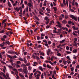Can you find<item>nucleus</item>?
Listing matches in <instances>:
<instances>
[{"mask_svg":"<svg viewBox=\"0 0 79 79\" xmlns=\"http://www.w3.org/2000/svg\"><path fill=\"white\" fill-rule=\"evenodd\" d=\"M23 72L25 73V74H27L28 71L27 70V67H24L23 70Z\"/></svg>","mask_w":79,"mask_h":79,"instance_id":"f257e3e1","label":"nucleus"},{"mask_svg":"<svg viewBox=\"0 0 79 79\" xmlns=\"http://www.w3.org/2000/svg\"><path fill=\"white\" fill-rule=\"evenodd\" d=\"M70 17L72 19H74V20H75L76 21H77V19L74 16L71 15L70 16Z\"/></svg>","mask_w":79,"mask_h":79,"instance_id":"f03ea898","label":"nucleus"},{"mask_svg":"<svg viewBox=\"0 0 79 79\" xmlns=\"http://www.w3.org/2000/svg\"><path fill=\"white\" fill-rule=\"evenodd\" d=\"M7 37V36H6V35H4L3 36V38H1V39L2 40V41H3V42H5V39H6Z\"/></svg>","mask_w":79,"mask_h":79,"instance_id":"7ed1b4c3","label":"nucleus"},{"mask_svg":"<svg viewBox=\"0 0 79 79\" xmlns=\"http://www.w3.org/2000/svg\"><path fill=\"white\" fill-rule=\"evenodd\" d=\"M21 9H22L21 7H19L18 8V7H16L15 9V10L17 11V12H18V11H19V10H21Z\"/></svg>","mask_w":79,"mask_h":79,"instance_id":"20e7f679","label":"nucleus"},{"mask_svg":"<svg viewBox=\"0 0 79 79\" xmlns=\"http://www.w3.org/2000/svg\"><path fill=\"white\" fill-rule=\"evenodd\" d=\"M8 53L10 54H14L15 53V51L12 50L9 51H8Z\"/></svg>","mask_w":79,"mask_h":79,"instance_id":"39448f33","label":"nucleus"},{"mask_svg":"<svg viewBox=\"0 0 79 79\" xmlns=\"http://www.w3.org/2000/svg\"><path fill=\"white\" fill-rule=\"evenodd\" d=\"M5 45H10V42H9L8 41H6L5 42Z\"/></svg>","mask_w":79,"mask_h":79,"instance_id":"423d86ee","label":"nucleus"},{"mask_svg":"<svg viewBox=\"0 0 79 79\" xmlns=\"http://www.w3.org/2000/svg\"><path fill=\"white\" fill-rule=\"evenodd\" d=\"M57 24H58V27H61V24L58 21L57 22Z\"/></svg>","mask_w":79,"mask_h":79,"instance_id":"0eeeda50","label":"nucleus"},{"mask_svg":"<svg viewBox=\"0 0 79 79\" xmlns=\"http://www.w3.org/2000/svg\"><path fill=\"white\" fill-rule=\"evenodd\" d=\"M51 61H53V58H54V59H57V57H55L54 56H52L51 57Z\"/></svg>","mask_w":79,"mask_h":79,"instance_id":"6e6552de","label":"nucleus"},{"mask_svg":"<svg viewBox=\"0 0 79 79\" xmlns=\"http://www.w3.org/2000/svg\"><path fill=\"white\" fill-rule=\"evenodd\" d=\"M32 75H33V73H31L30 74V75L29 76V79H31L32 78Z\"/></svg>","mask_w":79,"mask_h":79,"instance_id":"1a4fd4ad","label":"nucleus"},{"mask_svg":"<svg viewBox=\"0 0 79 79\" xmlns=\"http://www.w3.org/2000/svg\"><path fill=\"white\" fill-rule=\"evenodd\" d=\"M23 61H24L25 63H27V60L25 58H23Z\"/></svg>","mask_w":79,"mask_h":79,"instance_id":"9d476101","label":"nucleus"},{"mask_svg":"<svg viewBox=\"0 0 79 79\" xmlns=\"http://www.w3.org/2000/svg\"><path fill=\"white\" fill-rule=\"evenodd\" d=\"M39 69L40 70H41L42 71H44V69H43V68H42V67L41 66H40L39 67Z\"/></svg>","mask_w":79,"mask_h":79,"instance_id":"9b49d317","label":"nucleus"},{"mask_svg":"<svg viewBox=\"0 0 79 79\" xmlns=\"http://www.w3.org/2000/svg\"><path fill=\"white\" fill-rule=\"evenodd\" d=\"M8 5L9 6V7H11V4L10 3V2L8 1Z\"/></svg>","mask_w":79,"mask_h":79,"instance_id":"f8f14e48","label":"nucleus"},{"mask_svg":"<svg viewBox=\"0 0 79 79\" xmlns=\"http://www.w3.org/2000/svg\"><path fill=\"white\" fill-rule=\"evenodd\" d=\"M21 67H23V68H24L25 67H26V65L24 64H22L21 65Z\"/></svg>","mask_w":79,"mask_h":79,"instance_id":"ddd939ff","label":"nucleus"},{"mask_svg":"<svg viewBox=\"0 0 79 79\" xmlns=\"http://www.w3.org/2000/svg\"><path fill=\"white\" fill-rule=\"evenodd\" d=\"M62 23H63V24H66V23H67L68 22L65 20H64L62 21Z\"/></svg>","mask_w":79,"mask_h":79,"instance_id":"4468645a","label":"nucleus"},{"mask_svg":"<svg viewBox=\"0 0 79 79\" xmlns=\"http://www.w3.org/2000/svg\"><path fill=\"white\" fill-rule=\"evenodd\" d=\"M49 21H50V19H48V20L45 23L46 24H48V23H49Z\"/></svg>","mask_w":79,"mask_h":79,"instance_id":"2eb2a0df","label":"nucleus"},{"mask_svg":"<svg viewBox=\"0 0 79 79\" xmlns=\"http://www.w3.org/2000/svg\"><path fill=\"white\" fill-rule=\"evenodd\" d=\"M77 49H74L73 51V53H76L77 52Z\"/></svg>","mask_w":79,"mask_h":79,"instance_id":"dca6fc26","label":"nucleus"},{"mask_svg":"<svg viewBox=\"0 0 79 79\" xmlns=\"http://www.w3.org/2000/svg\"><path fill=\"white\" fill-rule=\"evenodd\" d=\"M53 8L54 9L55 11H56L57 10V8H56V7H53Z\"/></svg>","mask_w":79,"mask_h":79,"instance_id":"f3484780","label":"nucleus"},{"mask_svg":"<svg viewBox=\"0 0 79 79\" xmlns=\"http://www.w3.org/2000/svg\"><path fill=\"white\" fill-rule=\"evenodd\" d=\"M27 5L28 6H29L30 7H31V6H32V4L30 3H28L27 4Z\"/></svg>","mask_w":79,"mask_h":79,"instance_id":"a211bd4d","label":"nucleus"},{"mask_svg":"<svg viewBox=\"0 0 79 79\" xmlns=\"http://www.w3.org/2000/svg\"><path fill=\"white\" fill-rule=\"evenodd\" d=\"M7 57H9L10 58V59H12L13 58V57L11 56L10 55H7Z\"/></svg>","mask_w":79,"mask_h":79,"instance_id":"6ab92c4d","label":"nucleus"},{"mask_svg":"<svg viewBox=\"0 0 79 79\" xmlns=\"http://www.w3.org/2000/svg\"><path fill=\"white\" fill-rule=\"evenodd\" d=\"M47 67L48 68H49V69H51V68H52V67L51 66H50L49 64L47 65Z\"/></svg>","mask_w":79,"mask_h":79,"instance_id":"aec40b11","label":"nucleus"},{"mask_svg":"<svg viewBox=\"0 0 79 79\" xmlns=\"http://www.w3.org/2000/svg\"><path fill=\"white\" fill-rule=\"evenodd\" d=\"M21 61H18L17 62V63H16V64H20V63H21Z\"/></svg>","mask_w":79,"mask_h":79,"instance_id":"412c9836","label":"nucleus"},{"mask_svg":"<svg viewBox=\"0 0 79 79\" xmlns=\"http://www.w3.org/2000/svg\"><path fill=\"white\" fill-rule=\"evenodd\" d=\"M48 17L47 16H46L44 18V20H48Z\"/></svg>","mask_w":79,"mask_h":79,"instance_id":"4be33fe9","label":"nucleus"},{"mask_svg":"<svg viewBox=\"0 0 79 79\" xmlns=\"http://www.w3.org/2000/svg\"><path fill=\"white\" fill-rule=\"evenodd\" d=\"M45 14L46 15H47V16H51V15L49 14H48L47 13H45Z\"/></svg>","mask_w":79,"mask_h":79,"instance_id":"5701e85b","label":"nucleus"},{"mask_svg":"<svg viewBox=\"0 0 79 79\" xmlns=\"http://www.w3.org/2000/svg\"><path fill=\"white\" fill-rule=\"evenodd\" d=\"M40 76V74H37L36 75H35V77H39Z\"/></svg>","mask_w":79,"mask_h":79,"instance_id":"b1692460","label":"nucleus"},{"mask_svg":"<svg viewBox=\"0 0 79 79\" xmlns=\"http://www.w3.org/2000/svg\"><path fill=\"white\" fill-rule=\"evenodd\" d=\"M66 3L67 4V6H68V2L69 1V0H66Z\"/></svg>","mask_w":79,"mask_h":79,"instance_id":"393cba45","label":"nucleus"},{"mask_svg":"<svg viewBox=\"0 0 79 79\" xmlns=\"http://www.w3.org/2000/svg\"><path fill=\"white\" fill-rule=\"evenodd\" d=\"M4 32H5V31H4V30H2L0 31V33L1 34H2V33H4Z\"/></svg>","mask_w":79,"mask_h":79,"instance_id":"a878e982","label":"nucleus"},{"mask_svg":"<svg viewBox=\"0 0 79 79\" xmlns=\"http://www.w3.org/2000/svg\"><path fill=\"white\" fill-rule=\"evenodd\" d=\"M16 67L18 68H20L21 67V66L19 65V64H16Z\"/></svg>","mask_w":79,"mask_h":79,"instance_id":"bb28decb","label":"nucleus"},{"mask_svg":"<svg viewBox=\"0 0 79 79\" xmlns=\"http://www.w3.org/2000/svg\"><path fill=\"white\" fill-rule=\"evenodd\" d=\"M3 76L5 78V79H7V77H6V75H5V74H4V75H3Z\"/></svg>","mask_w":79,"mask_h":79,"instance_id":"cd10ccee","label":"nucleus"},{"mask_svg":"<svg viewBox=\"0 0 79 79\" xmlns=\"http://www.w3.org/2000/svg\"><path fill=\"white\" fill-rule=\"evenodd\" d=\"M63 34H67V35H68V33H67V32L66 31H63Z\"/></svg>","mask_w":79,"mask_h":79,"instance_id":"c85d7f7f","label":"nucleus"},{"mask_svg":"<svg viewBox=\"0 0 79 79\" xmlns=\"http://www.w3.org/2000/svg\"><path fill=\"white\" fill-rule=\"evenodd\" d=\"M19 60L20 61H23V59L22 58H19Z\"/></svg>","mask_w":79,"mask_h":79,"instance_id":"c756f323","label":"nucleus"},{"mask_svg":"<svg viewBox=\"0 0 79 79\" xmlns=\"http://www.w3.org/2000/svg\"><path fill=\"white\" fill-rule=\"evenodd\" d=\"M9 61L11 63V64L12 63H13V60L10 59Z\"/></svg>","mask_w":79,"mask_h":79,"instance_id":"7c9ffc66","label":"nucleus"},{"mask_svg":"<svg viewBox=\"0 0 79 79\" xmlns=\"http://www.w3.org/2000/svg\"><path fill=\"white\" fill-rule=\"evenodd\" d=\"M69 10H70V11H71L72 12H73V13H75V12H76V11L73 10V9H70Z\"/></svg>","mask_w":79,"mask_h":79,"instance_id":"2f4dec72","label":"nucleus"},{"mask_svg":"<svg viewBox=\"0 0 79 79\" xmlns=\"http://www.w3.org/2000/svg\"><path fill=\"white\" fill-rule=\"evenodd\" d=\"M18 70L19 71H20V72H21V71H23L22 69H18Z\"/></svg>","mask_w":79,"mask_h":79,"instance_id":"473e14b6","label":"nucleus"},{"mask_svg":"<svg viewBox=\"0 0 79 79\" xmlns=\"http://www.w3.org/2000/svg\"><path fill=\"white\" fill-rule=\"evenodd\" d=\"M8 67L10 68V69H13V67L11 66L8 65Z\"/></svg>","mask_w":79,"mask_h":79,"instance_id":"72a5a7b5","label":"nucleus"},{"mask_svg":"<svg viewBox=\"0 0 79 79\" xmlns=\"http://www.w3.org/2000/svg\"><path fill=\"white\" fill-rule=\"evenodd\" d=\"M41 77L42 79H44V73H42L41 76Z\"/></svg>","mask_w":79,"mask_h":79,"instance_id":"f704fd0d","label":"nucleus"},{"mask_svg":"<svg viewBox=\"0 0 79 79\" xmlns=\"http://www.w3.org/2000/svg\"><path fill=\"white\" fill-rule=\"evenodd\" d=\"M67 62V61H66V60H64L63 61V63H64V64H66Z\"/></svg>","mask_w":79,"mask_h":79,"instance_id":"c9c22d12","label":"nucleus"},{"mask_svg":"<svg viewBox=\"0 0 79 79\" xmlns=\"http://www.w3.org/2000/svg\"><path fill=\"white\" fill-rule=\"evenodd\" d=\"M35 18L36 19H37V20H38V21H39V20H40V19H39V18H38V17L36 16H35Z\"/></svg>","mask_w":79,"mask_h":79,"instance_id":"e433bc0d","label":"nucleus"},{"mask_svg":"<svg viewBox=\"0 0 79 79\" xmlns=\"http://www.w3.org/2000/svg\"><path fill=\"white\" fill-rule=\"evenodd\" d=\"M57 55L58 56H61V54L60 53H58L57 54Z\"/></svg>","mask_w":79,"mask_h":79,"instance_id":"4c0bfd02","label":"nucleus"},{"mask_svg":"<svg viewBox=\"0 0 79 79\" xmlns=\"http://www.w3.org/2000/svg\"><path fill=\"white\" fill-rule=\"evenodd\" d=\"M0 58H1V59H2V60L3 59L1 53H0Z\"/></svg>","mask_w":79,"mask_h":79,"instance_id":"58836bf2","label":"nucleus"},{"mask_svg":"<svg viewBox=\"0 0 79 79\" xmlns=\"http://www.w3.org/2000/svg\"><path fill=\"white\" fill-rule=\"evenodd\" d=\"M6 26V23H5L4 25V28H5Z\"/></svg>","mask_w":79,"mask_h":79,"instance_id":"ea45409f","label":"nucleus"},{"mask_svg":"<svg viewBox=\"0 0 79 79\" xmlns=\"http://www.w3.org/2000/svg\"><path fill=\"white\" fill-rule=\"evenodd\" d=\"M7 20V19H5V20H3V21H2V22H3L4 23H5V22H6Z\"/></svg>","mask_w":79,"mask_h":79,"instance_id":"a19ab883","label":"nucleus"},{"mask_svg":"<svg viewBox=\"0 0 79 79\" xmlns=\"http://www.w3.org/2000/svg\"><path fill=\"white\" fill-rule=\"evenodd\" d=\"M75 2H74V1H73V2H72V5L73 6H74V3H75Z\"/></svg>","mask_w":79,"mask_h":79,"instance_id":"79ce46f5","label":"nucleus"},{"mask_svg":"<svg viewBox=\"0 0 79 79\" xmlns=\"http://www.w3.org/2000/svg\"><path fill=\"white\" fill-rule=\"evenodd\" d=\"M75 4L76 6H78V3H77V2H76Z\"/></svg>","mask_w":79,"mask_h":79,"instance_id":"37998d69","label":"nucleus"},{"mask_svg":"<svg viewBox=\"0 0 79 79\" xmlns=\"http://www.w3.org/2000/svg\"><path fill=\"white\" fill-rule=\"evenodd\" d=\"M66 50H69V46H67L66 47Z\"/></svg>","mask_w":79,"mask_h":79,"instance_id":"c03bdc74","label":"nucleus"},{"mask_svg":"<svg viewBox=\"0 0 79 79\" xmlns=\"http://www.w3.org/2000/svg\"><path fill=\"white\" fill-rule=\"evenodd\" d=\"M40 6L41 8L42 7V2H41L40 4Z\"/></svg>","mask_w":79,"mask_h":79,"instance_id":"a18cd8bd","label":"nucleus"},{"mask_svg":"<svg viewBox=\"0 0 79 79\" xmlns=\"http://www.w3.org/2000/svg\"><path fill=\"white\" fill-rule=\"evenodd\" d=\"M26 66H29V65H30V63H29V62L28 63H27L26 64Z\"/></svg>","mask_w":79,"mask_h":79,"instance_id":"49530a36","label":"nucleus"},{"mask_svg":"<svg viewBox=\"0 0 79 79\" xmlns=\"http://www.w3.org/2000/svg\"><path fill=\"white\" fill-rule=\"evenodd\" d=\"M67 52L66 53H67V54H70V53H71V52H68L67 51Z\"/></svg>","mask_w":79,"mask_h":79,"instance_id":"de8ad7c7","label":"nucleus"},{"mask_svg":"<svg viewBox=\"0 0 79 79\" xmlns=\"http://www.w3.org/2000/svg\"><path fill=\"white\" fill-rule=\"evenodd\" d=\"M65 19H67L68 18V15H66L64 17Z\"/></svg>","mask_w":79,"mask_h":79,"instance_id":"09e8293b","label":"nucleus"},{"mask_svg":"<svg viewBox=\"0 0 79 79\" xmlns=\"http://www.w3.org/2000/svg\"><path fill=\"white\" fill-rule=\"evenodd\" d=\"M37 30H38V28H36L34 30V32H36Z\"/></svg>","mask_w":79,"mask_h":79,"instance_id":"8fccbe9b","label":"nucleus"},{"mask_svg":"<svg viewBox=\"0 0 79 79\" xmlns=\"http://www.w3.org/2000/svg\"><path fill=\"white\" fill-rule=\"evenodd\" d=\"M74 67L72 68L71 69V71H74Z\"/></svg>","mask_w":79,"mask_h":79,"instance_id":"3c124183","label":"nucleus"},{"mask_svg":"<svg viewBox=\"0 0 79 79\" xmlns=\"http://www.w3.org/2000/svg\"><path fill=\"white\" fill-rule=\"evenodd\" d=\"M46 10L47 11H51V10H50V9L48 8H46Z\"/></svg>","mask_w":79,"mask_h":79,"instance_id":"603ef678","label":"nucleus"},{"mask_svg":"<svg viewBox=\"0 0 79 79\" xmlns=\"http://www.w3.org/2000/svg\"><path fill=\"white\" fill-rule=\"evenodd\" d=\"M39 13H40V14H41V15H44V14L43 13L41 12L40 11H39Z\"/></svg>","mask_w":79,"mask_h":79,"instance_id":"864d4df0","label":"nucleus"},{"mask_svg":"<svg viewBox=\"0 0 79 79\" xmlns=\"http://www.w3.org/2000/svg\"><path fill=\"white\" fill-rule=\"evenodd\" d=\"M37 71H36L34 73V76H35V75H36V74H37Z\"/></svg>","mask_w":79,"mask_h":79,"instance_id":"5fc2aeb1","label":"nucleus"},{"mask_svg":"<svg viewBox=\"0 0 79 79\" xmlns=\"http://www.w3.org/2000/svg\"><path fill=\"white\" fill-rule=\"evenodd\" d=\"M73 35H76V36H77V34H76L74 32H73Z\"/></svg>","mask_w":79,"mask_h":79,"instance_id":"6e6d98bb","label":"nucleus"},{"mask_svg":"<svg viewBox=\"0 0 79 79\" xmlns=\"http://www.w3.org/2000/svg\"><path fill=\"white\" fill-rule=\"evenodd\" d=\"M46 29H48V28L50 27V26H48V25L46 26Z\"/></svg>","mask_w":79,"mask_h":79,"instance_id":"4d7b16f0","label":"nucleus"},{"mask_svg":"<svg viewBox=\"0 0 79 79\" xmlns=\"http://www.w3.org/2000/svg\"><path fill=\"white\" fill-rule=\"evenodd\" d=\"M29 10L30 12L32 10H31V8L30 7H29Z\"/></svg>","mask_w":79,"mask_h":79,"instance_id":"13d9d810","label":"nucleus"},{"mask_svg":"<svg viewBox=\"0 0 79 79\" xmlns=\"http://www.w3.org/2000/svg\"><path fill=\"white\" fill-rule=\"evenodd\" d=\"M43 66L45 68H46V67H47V65H46V64H43Z\"/></svg>","mask_w":79,"mask_h":79,"instance_id":"bf43d9fd","label":"nucleus"},{"mask_svg":"<svg viewBox=\"0 0 79 79\" xmlns=\"http://www.w3.org/2000/svg\"><path fill=\"white\" fill-rule=\"evenodd\" d=\"M4 45L3 44H0V47H1L2 48L3 47Z\"/></svg>","mask_w":79,"mask_h":79,"instance_id":"052dcab7","label":"nucleus"},{"mask_svg":"<svg viewBox=\"0 0 79 79\" xmlns=\"http://www.w3.org/2000/svg\"><path fill=\"white\" fill-rule=\"evenodd\" d=\"M48 52H51V50L50 49H48V51H47Z\"/></svg>","mask_w":79,"mask_h":79,"instance_id":"680f3d73","label":"nucleus"},{"mask_svg":"<svg viewBox=\"0 0 79 79\" xmlns=\"http://www.w3.org/2000/svg\"><path fill=\"white\" fill-rule=\"evenodd\" d=\"M76 63V61H74L72 63L73 64H74Z\"/></svg>","mask_w":79,"mask_h":79,"instance_id":"e2e57ef3","label":"nucleus"},{"mask_svg":"<svg viewBox=\"0 0 79 79\" xmlns=\"http://www.w3.org/2000/svg\"><path fill=\"white\" fill-rule=\"evenodd\" d=\"M11 74H15V72H14L11 71Z\"/></svg>","mask_w":79,"mask_h":79,"instance_id":"0e129e2a","label":"nucleus"},{"mask_svg":"<svg viewBox=\"0 0 79 79\" xmlns=\"http://www.w3.org/2000/svg\"><path fill=\"white\" fill-rule=\"evenodd\" d=\"M37 40H39V39H40V37H39V36H37Z\"/></svg>","mask_w":79,"mask_h":79,"instance_id":"69168bd1","label":"nucleus"},{"mask_svg":"<svg viewBox=\"0 0 79 79\" xmlns=\"http://www.w3.org/2000/svg\"><path fill=\"white\" fill-rule=\"evenodd\" d=\"M76 68H79V65H78L76 66Z\"/></svg>","mask_w":79,"mask_h":79,"instance_id":"338daca9","label":"nucleus"},{"mask_svg":"<svg viewBox=\"0 0 79 79\" xmlns=\"http://www.w3.org/2000/svg\"><path fill=\"white\" fill-rule=\"evenodd\" d=\"M17 76V77H16V79H19V76L17 75H16Z\"/></svg>","mask_w":79,"mask_h":79,"instance_id":"774afa93","label":"nucleus"}]
</instances>
